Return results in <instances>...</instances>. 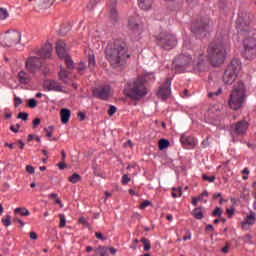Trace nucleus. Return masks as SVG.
I'll list each match as a JSON object with an SVG mask.
<instances>
[{
    "mask_svg": "<svg viewBox=\"0 0 256 256\" xmlns=\"http://www.w3.org/2000/svg\"><path fill=\"white\" fill-rule=\"evenodd\" d=\"M128 51L129 48L125 41L122 39H115L113 42L107 44L105 48V57L114 69H119V67H125L127 59L131 57Z\"/></svg>",
    "mask_w": 256,
    "mask_h": 256,
    "instance_id": "f257e3e1",
    "label": "nucleus"
},
{
    "mask_svg": "<svg viewBox=\"0 0 256 256\" xmlns=\"http://www.w3.org/2000/svg\"><path fill=\"white\" fill-rule=\"evenodd\" d=\"M208 59L212 67H219L225 63L227 50L225 49V36L216 33L214 40L208 46Z\"/></svg>",
    "mask_w": 256,
    "mask_h": 256,
    "instance_id": "f03ea898",
    "label": "nucleus"
},
{
    "mask_svg": "<svg viewBox=\"0 0 256 256\" xmlns=\"http://www.w3.org/2000/svg\"><path fill=\"white\" fill-rule=\"evenodd\" d=\"M125 95L133 101H139L147 95V87H145V80L142 77L134 79L132 82L127 84L125 88Z\"/></svg>",
    "mask_w": 256,
    "mask_h": 256,
    "instance_id": "7ed1b4c3",
    "label": "nucleus"
},
{
    "mask_svg": "<svg viewBox=\"0 0 256 256\" xmlns=\"http://www.w3.org/2000/svg\"><path fill=\"white\" fill-rule=\"evenodd\" d=\"M245 94V83L238 82L236 85H234L232 93L230 94V99L228 101L230 109L239 111V109L243 107V103H245Z\"/></svg>",
    "mask_w": 256,
    "mask_h": 256,
    "instance_id": "20e7f679",
    "label": "nucleus"
},
{
    "mask_svg": "<svg viewBox=\"0 0 256 256\" xmlns=\"http://www.w3.org/2000/svg\"><path fill=\"white\" fill-rule=\"evenodd\" d=\"M240 71H241V60L239 58H233L231 63H229L227 68L225 69L222 77L225 85H233Z\"/></svg>",
    "mask_w": 256,
    "mask_h": 256,
    "instance_id": "39448f33",
    "label": "nucleus"
},
{
    "mask_svg": "<svg viewBox=\"0 0 256 256\" xmlns=\"http://www.w3.org/2000/svg\"><path fill=\"white\" fill-rule=\"evenodd\" d=\"M210 23L211 20L209 17H202L196 20L191 26L193 35H195L197 39H205V37L209 35V31L211 29Z\"/></svg>",
    "mask_w": 256,
    "mask_h": 256,
    "instance_id": "423d86ee",
    "label": "nucleus"
},
{
    "mask_svg": "<svg viewBox=\"0 0 256 256\" xmlns=\"http://www.w3.org/2000/svg\"><path fill=\"white\" fill-rule=\"evenodd\" d=\"M156 44L164 51H171L177 47V37L169 32H161L155 36Z\"/></svg>",
    "mask_w": 256,
    "mask_h": 256,
    "instance_id": "0eeeda50",
    "label": "nucleus"
},
{
    "mask_svg": "<svg viewBox=\"0 0 256 256\" xmlns=\"http://www.w3.org/2000/svg\"><path fill=\"white\" fill-rule=\"evenodd\" d=\"M19 43H21V32L17 30H8L2 41V45H5V47H13V45H19Z\"/></svg>",
    "mask_w": 256,
    "mask_h": 256,
    "instance_id": "6e6552de",
    "label": "nucleus"
},
{
    "mask_svg": "<svg viewBox=\"0 0 256 256\" xmlns=\"http://www.w3.org/2000/svg\"><path fill=\"white\" fill-rule=\"evenodd\" d=\"M193 63V57L191 55L185 53V54H179L173 61V66L178 71H184L185 67H189Z\"/></svg>",
    "mask_w": 256,
    "mask_h": 256,
    "instance_id": "1a4fd4ad",
    "label": "nucleus"
},
{
    "mask_svg": "<svg viewBox=\"0 0 256 256\" xmlns=\"http://www.w3.org/2000/svg\"><path fill=\"white\" fill-rule=\"evenodd\" d=\"M128 34L130 37H139L143 30L141 29V25L137 21V17L129 16L128 23H127Z\"/></svg>",
    "mask_w": 256,
    "mask_h": 256,
    "instance_id": "9d476101",
    "label": "nucleus"
},
{
    "mask_svg": "<svg viewBox=\"0 0 256 256\" xmlns=\"http://www.w3.org/2000/svg\"><path fill=\"white\" fill-rule=\"evenodd\" d=\"M41 58L39 57H30L26 60L25 67L29 73L35 75L39 69H41Z\"/></svg>",
    "mask_w": 256,
    "mask_h": 256,
    "instance_id": "9b49d317",
    "label": "nucleus"
},
{
    "mask_svg": "<svg viewBox=\"0 0 256 256\" xmlns=\"http://www.w3.org/2000/svg\"><path fill=\"white\" fill-rule=\"evenodd\" d=\"M111 95V88L109 86H104L102 88H94L92 90V96L101 101H109Z\"/></svg>",
    "mask_w": 256,
    "mask_h": 256,
    "instance_id": "f8f14e48",
    "label": "nucleus"
},
{
    "mask_svg": "<svg viewBox=\"0 0 256 256\" xmlns=\"http://www.w3.org/2000/svg\"><path fill=\"white\" fill-rule=\"evenodd\" d=\"M169 95H171V80L167 78L165 80V85L159 87V90L157 92V97L162 101H167V99L169 98Z\"/></svg>",
    "mask_w": 256,
    "mask_h": 256,
    "instance_id": "ddd939ff",
    "label": "nucleus"
},
{
    "mask_svg": "<svg viewBox=\"0 0 256 256\" xmlns=\"http://www.w3.org/2000/svg\"><path fill=\"white\" fill-rule=\"evenodd\" d=\"M53 53V45L49 42L45 43L38 51L39 59H49Z\"/></svg>",
    "mask_w": 256,
    "mask_h": 256,
    "instance_id": "4468645a",
    "label": "nucleus"
},
{
    "mask_svg": "<svg viewBox=\"0 0 256 256\" xmlns=\"http://www.w3.org/2000/svg\"><path fill=\"white\" fill-rule=\"evenodd\" d=\"M44 87L47 89V91H56L58 93H63V86L56 80H46L44 82Z\"/></svg>",
    "mask_w": 256,
    "mask_h": 256,
    "instance_id": "2eb2a0df",
    "label": "nucleus"
},
{
    "mask_svg": "<svg viewBox=\"0 0 256 256\" xmlns=\"http://www.w3.org/2000/svg\"><path fill=\"white\" fill-rule=\"evenodd\" d=\"M180 143H182L186 149H193L195 145H197V140L192 136L182 134L180 137Z\"/></svg>",
    "mask_w": 256,
    "mask_h": 256,
    "instance_id": "dca6fc26",
    "label": "nucleus"
},
{
    "mask_svg": "<svg viewBox=\"0 0 256 256\" xmlns=\"http://www.w3.org/2000/svg\"><path fill=\"white\" fill-rule=\"evenodd\" d=\"M35 9L37 11H43L45 9H49L53 3H55V0H35Z\"/></svg>",
    "mask_w": 256,
    "mask_h": 256,
    "instance_id": "f3484780",
    "label": "nucleus"
},
{
    "mask_svg": "<svg viewBox=\"0 0 256 256\" xmlns=\"http://www.w3.org/2000/svg\"><path fill=\"white\" fill-rule=\"evenodd\" d=\"M108 7L110 9V17L112 21L116 23V21H119V12H117V0H110Z\"/></svg>",
    "mask_w": 256,
    "mask_h": 256,
    "instance_id": "a211bd4d",
    "label": "nucleus"
},
{
    "mask_svg": "<svg viewBox=\"0 0 256 256\" xmlns=\"http://www.w3.org/2000/svg\"><path fill=\"white\" fill-rule=\"evenodd\" d=\"M18 81L21 85H29L31 83V74L21 70L18 72Z\"/></svg>",
    "mask_w": 256,
    "mask_h": 256,
    "instance_id": "6ab92c4d",
    "label": "nucleus"
},
{
    "mask_svg": "<svg viewBox=\"0 0 256 256\" xmlns=\"http://www.w3.org/2000/svg\"><path fill=\"white\" fill-rule=\"evenodd\" d=\"M243 46L244 48L255 49L256 47L255 33H252V36L246 37L243 40Z\"/></svg>",
    "mask_w": 256,
    "mask_h": 256,
    "instance_id": "aec40b11",
    "label": "nucleus"
},
{
    "mask_svg": "<svg viewBox=\"0 0 256 256\" xmlns=\"http://www.w3.org/2000/svg\"><path fill=\"white\" fill-rule=\"evenodd\" d=\"M60 119L63 125H67V123H69V119H71V110L62 108L60 110Z\"/></svg>",
    "mask_w": 256,
    "mask_h": 256,
    "instance_id": "412c9836",
    "label": "nucleus"
},
{
    "mask_svg": "<svg viewBox=\"0 0 256 256\" xmlns=\"http://www.w3.org/2000/svg\"><path fill=\"white\" fill-rule=\"evenodd\" d=\"M242 55L247 61H253L256 57V50L255 48H244Z\"/></svg>",
    "mask_w": 256,
    "mask_h": 256,
    "instance_id": "4be33fe9",
    "label": "nucleus"
},
{
    "mask_svg": "<svg viewBox=\"0 0 256 256\" xmlns=\"http://www.w3.org/2000/svg\"><path fill=\"white\" fill-rule=\"evenodd\" d=\"M56 53L60 58L65 57L67 52L65 51V42H63V40H58L56 42Z\"/></svg>",
    "mask_w": 256,
    "mask_h": 256,
    "instance_id": "5701e85b",
    "label": "nucleus"
},
{
    "mask_svg": "<svg viewBox=\"0 0 256 256\" xmlns=\"http://www.w3.org/2000/svg\"><path fill=\"white\" fill-rule=\"evenodd\" d=\"M256 223V217L254 214H250V215H247L245 218H244V221L241 222V225L243 227V229H247V225L250 226V225H255Z\"/></svg>",
    "mask_w": 256,
    "mask_h": 256,
    "instance_id": "b1692460",
    "label": "nucleus"
},
{
    "mask_svg": "<svg viewBox=\"0 0 256 256\" xmlns=\"http://www.w3.org/2000/svg\"><path fill=\"white\" fill-rule=\"evenodd\" d=\"M237 135H245L247 133V122L240 121L235 125Z\"/></svg>",
    "mask_w": 256,
    "mask_h": 256,
    "instance_id": "393cba45",
    "label": "nucleus"
},
{
    "mask_svg": "<svg viewBox=\"0 0 256 256\" xmlns=\"http://www.w3.org/2000/svg\"><path fill=\"white\" fill-rule=\"evenodd\" d=\"M138 6L144 11H149L153 7V0H138Z\"/></svg>",
    "mask_w": 256,
    "mask_h": 256,
    "instance_id": "a878e982",
    "label": "nucleus"
},
{
    "mask_svg": "<svg viewBox=\"0 0 256 256\" xmlns=\"http://www.w3.org/2000/svg\"><path fill=\"white\" fill-rule=\"evenodd\" d=\"M14 214H20L21 217H29L31 215V212H29L25 207H18L14 209Z\"/></svg>",
    "mask_w": 256,
    "mask_h": 256,
    "instance_id": "bb28decb",
    "label": "nucleus"
},
{
    "mask_svg": "<svg viewBox=\"0 0 256 256\" xmlns=\"http://www.w3.org/2000/svg\"><path fill=\"white\" fill-rule=\"evenodd\" d=\"M245 27H247V25L245 24V22L243 21V18L239 17L236 20V29L238 31H240V33H243L244 31H247V29H245Z\"/></svg>",
    "mask_w": 256,
    "mask_h": 256,
    "instance_id": "cd10ccee",
    "label": "nucleus"
},
{
    "mask_svg": "<svg viewBox=\"0 0 256 256\" xmlns=\"http://www.w3.org/2000/svg\"><path fill=\"white\" fill-rule=\"evenodd\" d=\"M192 215L195 219H198V220H201L205 217V215H203V211H201V207H196L192 211Z\"/></svg>",
    "mask_w": 256,
    "mask_h": 256,
    "instance_id": "c85d7f7f",
    "label": "nucleus"
},
{
    "mask_svg": "<svg viewBox=\"0 0 256 256\" xmlns=\"http://www.w3.org/2000/svg\"><path fill=\"white\" fill-rule=\"evenodd\" d=\"M95 65H97V61L95 60V54L88 55V67L93 71L95 69Z\"/></svg>",
    "mask_w": 256,
    "mask_h": 256,
    "instance_id": "c756f323",
    "label": "nucleus"
},
{
    "mask_svg": "<svg viewBox=\"0 0 256 256\" xmlns=\"http://www.w3.org/2000/svg\"><path fill=\"white\" fill-rule=\"evenodd\" d=\"M169 145H171V143L169 142V140L165 138L160 139L158 142V147L160 151H164V149H167Z\"/></svg>",
    "mask_w": 256,
    "mask_h": 256,
    "instance_id": "7c9ffc66",
    "label": "nucleus"
},
{
    "mask_svg": "<svg viewBox=\"0 0 256 256\" xmlns=\"http://www.w3.org/2000/svg\"><path fill=\"white\" fill-rule=\"evenodd\" d=\"M213 85H216L217 91H214V92H211V91H210V92L208 93L209 99H211V98H213V97H215V96H217V95H221V93H223V90L221 89V87H219V84L213 83Z\"/></svg>",
    "mask_w": 256,
    "mask_h": 256,
    "instance_id": "2f4dec72",
    "label": "nucleus"
},
{
    "mask_svg": "<svg viewBox=\"0 0 256 256\" xmlns=\"http://www.w3.org/2000/svg\"><path fill=\"white\" fill-rule=\"evenodd\" d=\"M68 181H70V183H79V181H81V175H79L78 173H73L69 178Z\"/></svg>",
    "mask_w": 256,
    "mask_h": 256,
    "instance_id": "473e14b6",
    "label": "nucleus"
},
{
    "mask_svg": "<svg viewBox=\"0 0 256 256\" xmlns=\"http://www.w3.org/2000/svg\"><path fill=\"white\" fill-rule=\"evenodd\" d=\"M99 3H101L100 0H90V2L87 4L88 11H93V9H95Z\"/></svg>",
    "mask_w": 256,
    "mask_h": 256,
    "instance_id": "72a5a7b5",
    "label": "nucleus"
},
{
    "mask_svg": "<svg viewBox=\"0 0 256 256\" xmlns=\"http://www.w3.org/2000/svg\"><path fill=\"white\" fill-rule=\"evenodd\" d=\"M141 243L144 245V251H150L151 250V241L147 238H141Z\"/></svg>",
    "mask_w": 256,
    "mask_h": 256,
    "instance_id": "f704fd0d",
    "label": "nucleus"
},
{
    "mask_svg": "<svg viewBox=\"0 0 256 256\" xmlns=\"http://www.w3.org/2000/svg\"><path fill=\"white\" fill-rule=\"evenodd\" d=\"M65 63H66L67 68L70 69V71H73V69H75L73 59H71L70 56L65 57Z\"/></svg>",
    "mask_w": 256,
    "mask_h": 256,
    "instance_id": "c9c22d12",
    "label": "nucleus"
},
{
    "mask_svg": "<svg viewBox=\"0 0 256 256\" xmlns=\"http://www.w3.org/2000/svg\"><path fill=\"white\" fill-rule=\"evenodd\" d=\"M9 17V12L5 8H0V21H5Z\"/></svg>",
    "mask_w": 256,
    "mask_h": 256,
    "instance_id": "e433bc0d",
    "label": "nucleus"
},
{
    "mask_svg": "<svg viewBox=\"0 0 256 256\" xmlns=\"http://www.w3.org/2000/svg\"><path fill=\"white\" fill-rule=\"evenodd\" d=\"M172 197L174 198V199H177V197H181V195H183V192H182V190H181V187H179V188H173L172 189Z\"/></svg>",
    "mask_w": 256,
    "mask_h": 256,
    "instance_id": "4c0bfd02",
    "label": "nucleus"
},
{
    "mask_svg": "<svg viewBox=\"0 0 256 256\" xmlns=\"http://www.w3.org/2000/svg\"><path fill=\"white\" fill-rule=\"evenodd\" d=\"M58 77L59 79H67V77H69V71H67L64 68H61L60 72L58 73Z\"/></svg>",
    "mask_w": 256,
    "mask_h": 256,
    "instance_id": "58836bf2",
    "label": "nucleus"
},
{
    "mask_svg": "<svg viewBox=\"0 0 256 256\" xmlns=\"http://www.w3.org/2000/svg\"><path fill=\"white\" fill-rule=\"evenodd\" d=\"M59 219H60L59 227L60 229H63V227L67 225V219L65 218V214H59Z\"/></svg>",
    "mask_w": 256,
    "mask_h": 256,
    "instance_id": "ea45409f",
    "label": "nucleus"
},
{
    "mask_svg": "<svg viewBox=\"0 0 256 256\" xmlns=\"http://www.w3.org/2000/svg\"><path fill=\"white\" fill-rule=\"evenodd\" d=\"M202 179H203L204 181H208V183H215L216 177H215V175L208 176L207 174H203V175H202Z\"/></svg>",
    "mask_w": 256,
    "mask_h": 256,
    "instance_id": "a19ab883",
    "label": "nucleus"
},
{
    "mask_svg": "<svg viewBox=\"0 0 256 256\" xmlns=\"http://www.w3.org/2000/svg\"><path fill=\"white\" fill-rule=\"evenodd\" d=\"M96 251L100 253V256H107L108 248L106 246H98Z\"/></svg>",
    "mask_w": 256,
    "mask_h": 256,
    "instance_id": "79ce46f5",
    "label": "nucleus"
},
{
    "mask_svg": "<svg viewBox=\"0 0 256 256\" xmlns=\"http://www.w3.org/2000/svg\"><path fill=\"white\" fill-rule=\"evenodd\" d=\"M211 215L213 217H221V215H223V209L216 207L214 211H212Z\"/></svg>",
    "mask_w": 256,
    "mask_h": 256,
    "instance_id": "37998d69",
    "label": "nucleus"
},
{
    "mask_svg": "<svg viewBox=\"0 0 256 256\" xmlns=\"http://www.w3.org/2000/svg\"><path fill=\"white\" fill-rule=\"evenodd\" d=\"M1 221L5 227H9L11 225V215H6Z\"/></svg>",
    "mask_w": 256,
    "mask_h": 256,
    "instance_id": "c03bdc74",
    "label": "nucleus"
},
{
    "mask_svg": "<svg viewBox=\"0 0 256 256\" xmlns=\"http://www.w3.org/2000/svg\"><path fill=\"white\" fill-rule=\"evenodd\" d=\"M44 131H46L47 137H53V131H55V126H48V128H44Z\"/></svg>",
    "mask_w": 256,
    "mask_h": 256,
    "instance_id": "a18cd8bd",
    "label": "nucleus"
},
{
    "mask_svg": "<svg viewBox=\"0 0 256 256\" xmlns=\"http://www.w3.org/2000/svg\"><path fill=\"white\" fill-rule=\"evenodd\" d=\"M17 119H22L23 121H27L29 119V113H27V112H20L17 115Z\"/></svg>",
    "mask_w": 256,
    "mask_h": 256,
    "instance_id": "49530a36",
    "label": "nucleus"
},
{
    "mask_svg": "<svg viewBox=\"0 0 256 256\" xmlns=\"http://www.w3.org/2000/svg\"><path fill=\"white\" fill-rule=\"evenodd\" d=\"M79 223L81 225H84L85 227H88V229L91 228V224H89V222L87 221V218L85 217H80Z\"/></svg>",
    "mask_w": 256,
    "mask_h": 256,
    "instance_id": "de8ad7c7",
    "label": "nucleus"
},
{
    "mask_svg": "<svg viewBox=\"0 0 256 256\" xmlns=\"http://www.w3.org/2000/svg\"><path fill=\"white\" fill-rule=\"evenodd\" d=\"M28 107H30V109H35V107H37V100H35L34 98L29 99Z\"/></svg>",
    "mask_w": 256,
    "mask_h": 256,
    "instance_id": "09e8293b",
    "label": "nucleus"
},
{
    "mask_svg": "<svg viewBox=\"0 0 256 256\" xmlns=\"http://www.w3.org/2000/svg\"><path fill=\"white\" fill-rule=\"evenodd\" d=\"M114 113H117V107L110 105L108 109L109 117H113Z\"/></svg>",
    "mask_w": 256,
    "mask_h": 256,
    "instance_id": "8fccbe9b",
    "label": "nucleus"
},
{
    "mask_svg": "<svg viewBox=\"0 0 256 256\" xmlns=\"http://www.w3.org/2000/svg\"><path fill=\"white\" fill-rule=\"evenodd\" d=\"M226 213L228 215V219H231L233 215H235V208H227Z\"/></svg>",
    "mask_w": 256,
    "mask_h": 256,
    "instance_id": "3c124183",
    "label": "nucleus"
},
{
    "mask_svg": "<svg viewBox=\"0 0 256 256\" xmlns=\"http://www.w3.org/2000/svg\"><path fill=\"white\" fill-rule=\"evenodd\" d=\"M39 125H41V119L35 118V119L32 121V127H33V129H37V127H39Z\"/></svg>",
    "mask_w": 256,
    "mask_h": 256,
    "instance_id": "603ef678",
    "label": "nucleus"
},
{
    "mask_svg": "<svg viewBox=\"0 0 256 256\" xmlns=\"http://www.w3.org/2000/svg\"><path fill=\"white\" fill-rule=\"evenodd\" d=\"M129 181H131V178H129V176L127 174H124L122 176V185H128Z\"/></svg>",
    "mask_w": 256,
    "mask_h": 256,
    "instance_id": "864d4df0",
    "label": "nucleus"
},
{
    "mask_svg": "<svg viewBox=\"0 0 256 256\" xmlns=\"http://www.w3.org/2000/svg\"><path fill=\"white\" fill-rule=\"evenodd\" d=\"M85 69H87V67L85 66V62L81 61L78 65V73H81V71H85Z\"/></svg>",
    "mask_w": 256,
    "mask_h": 256,
    "instance_id": "5fc2aeb1",
    "label": "nucleus"
},
{
    "mask_svg": "<svg viewBox=\"0 0 256 256\" xmlns=\"http://www.w3.org/2000/svg\"><path fill=\"white\" fill-rule=\"evenodd\" d=\"M26 171L29 173V175H34L35 174V167L32 165H27L26 166Z\"/></svg>",
    "mask_w": 256,
    "mask_h": 256,
    "instance_id": "6e6d98bb",
    "label": "nucleus"
},
{
    "mask_svg": "<svg viewBox=\"0 0 256 256\" xmlns=\"http://www.w3.org/2000/svg\"><path fill=\"white\" fill-rule=\"evenodd\" d=\"M95 237L96 239H100L101 241H107V237H104L101 232H96Z\"/></svg>",
    "mask_w": 256,
    "mask_h": 256,
    "instance_id": "4d7b16f0",
    "label": "nucleus"
},
{
    "mask_svg": "<svg viewBox=\"0 0 256 256\" xmlns=\"http://www.w3.org/2000/svg\"><path fill=\"white\" fill-rule=\"evenodd\" d=\"M149 205H151V201L145 200L141 203L140 209H145V207H149Z\"/></svg>",
    "mask_w": 256,
    "mask_h": 256,
    "instance_id": "13d9d810",
    "label": "nucleus"
},
{
    "mask_svg": "<svg viewBox=\"0 0 256 256\" xmlns=\"http://www.w3.org/2000/svg\"><path fill=\"white\" fill-rule=\"evenodd\" d=\"M14 101H15V103H14V107H18V106H20L21 105V103H23V100H21V98H19V97H15L14 98Z\"/></svg>",
    "mask_w": 256,
    "mask_h": 256,
    "instance_id": "bf43d9fd",
    "label": "nucleus"
},
{
    "mask_svg": "<svg viewBox=\"0 0 256 256\" xmlns=\"http://www.w3.org/2000/svg\"><path fill=\"white\" fill-rule=\"evenodd\" d=\"M13 223H19L21 225V227H25V222H23V220L15 217L13 218Z\"/></svg>",
    "mask_w": 256,
    "mask_h": 256,
    "instance_id": "052dcab7",
    "label": "nucleus"
},
{
    "mask_svg": "<svg viewBox=\"0 0 256 256\" xmlns=\"http://www.w3.org/2000/svg\"><path fill=\"white\" fill-rule=\"evenodd\" d=\"M219 7L220 9H225V7H227V3L225 2V0L219 1Z\"/></svg>",
    "mask_w": 256,
    "mask_h": 256,
    "instance_id": "680f3d73",
    "label": "nucleus"
},
{
    "mask_svg": "<svg viewBox=\"0 0 256 256\" xmlns=\"http://www.w3.org/2000/svg\"><path fill=\"white\" fill-rule=\"evenodd\" d=\"M57 167H59V169H60L61 171H63V169H66L67 165H66L65 163H63V162H59V163L57 164Z\"/></svg>",
    "mask_w": 256,
    "mask_h": 256,
    "instance_id": "e2e57ef3",
    "label": "nucleus"
},
{
    "mask_svg": "<svg viewBox=\"0 0 256 256\" xmlns=\"http://www.w3.org/2000/svg\"><path fill=\"white\" fill-rule=\"evenodd\" d=\"M78 117H80V121H85V117H86L85 112H79Z\"/></svg>",
    "mask_w": 256,
    "mask_h": 256,
    "instance_id": "0e129e2a",
    "label": "nucleus"
},
{
    "mask_svg": "<svg viewBox=\"0 0 256 256\" xmlns=\"http://www.w3.org/2000/svg\"><path fill=\"white\" fill-rule=\"evenodd\" d=\"M205 231H215V228L213 227L212 224H207Z\"/></svg>",
    "mask_w": 256,
    "mask_h": 256,
    "instance_id": "69168bd1",
    "label": "nucleus"
},
{
    "mask_svg": "<svg viewBox=\"0 0 256 256\" xmlns=\"http://www.w3.org/2000/svg\"><path fill=\"white\" fill-rule=\"evenodd\" d=\"M108 251L111 253V255H116L117 254V250L115 249V247H109Z\"/></svg>",
    "mask_w": 256,
    "mask_h": 256,
    "instance_id": "338daca9",
    "label": "nucleus"
},
{
    "mask_svg": "<svg viewBox=\"0 0 256 256\" xmlns=\"http://www.w3.org/2000/svg\"><path fill=\"white\" fill-rule=\"evenodd\" d=\"M37 233H35V232H30V239H33L34 241H36V239H37Z\"/></svg>",
    "mask_w": 256,
    "mask_h": 256,
    "instance_id": "774afa93",
    "label": "nucleus"
}]
</instances>
